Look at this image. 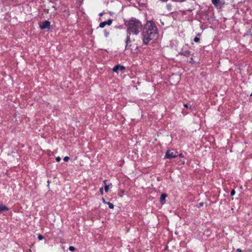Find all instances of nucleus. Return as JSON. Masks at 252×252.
<instances>
[{
  "label": "nucleus",
  "mask_w": 252,
  "mask_h": 252,
  "mask_svg": "<svg viewBox=\"0 0 252 252\" xmlns=\"http://www.w3.org/2000/svg\"><path fill=\"white\" fill-rule=\"evenodd\" d=\"M157 34V28L152 21L147 23L145 31L143 33V40L145 44H147L151 40L155 38Z\"/></svg>",
  "instance_id": "f03ea898"
},
{
  "label": "nucleus",
  "mask_w": 252,
  "mask_h": 252,
  "mask_svg": "<svg viewBox=\"0 0 252 252\" xmlns=\"http://www.w3.org/2000/svg\"><path fill=\"white\" fill-rule=\"evenodd\" d=\"M125 67L123 65H117L115 66L113 68V71L118 73L119 70H124Z\"/></svg>",
  "instance_id": "423d86ee"
},
{
  "label": "nucleus",
  "mask_w": 252,
  "mask_h": 252,
  "mask_svg": "<svg viewBox=\"0 0 252 252\" xmlns=\"http://www.w3.org/2000/svg\"><path fill=\"white\" fill-rule=\"evenodd\" d=\"M69 250L70 251H74L75 250V248L73 246H70L69 247Z\"/></svg>",
  "instance_id": "4468645a"
},
{
  "label": "nucleus",
  "mask_w": 252,
  "mask_h": 252,
  "mask_svg": "<svg viewBox=\"0 0 252 252\" xmlns=\"http://www.w3.org/2000/svg\"><path fill=\"white\" fill-rule=\"evenodd\" d=\"M8 208L5 205L0 203V212L2 211H8Z\"/></svg>",
  "instance_id": "6e6552de"
},
{
  "label": "nucleus",
  "mask_w": 252,
  "mask_h": 252,
  "mask_svg": "<svg viewBox=\"0 0 252 252\" xmlns=\"http://www.w3.org/2000/svg\"><path fill=\"white\" fill-rule=\"evenodd\" d=\"M38 239L39 240H41L43 239V237L41 234H39L38 236Z\"/></svg>",
  "instance_id": "ddd939ff"
},
{
  "label": "nucleus",
  "mask_w": 252,
  "mask_h": 252,
  "mask_svg": "<svg viewBox=\"0 0 252 252\" xmlns=\"http://www.w3.org/2000/svg\"><path fill=\"white\" fill-rule=\"evenodd\" d=\"M182 163H183V164H184V163H185V161H183V162H182Z\"/></svg>",
  "instance_id": "c85d7f7f"
},
{
  "label": "nucleus",
  "mask_w": 252,
  "mask_h": 252,
  "mask_svg": "<svg viewBox=\"0 0 252 252\" xmlns=\"http://www.w3.org/2000/svg\"><path fill=\"white\" fill-rule=\"evenodd\" d=\"M177 156L175 155L173 152L171 151H167L166 153L165 158H175L177 157Z\"/></svg>",
  "instance_id": "39448f33"
},
{
  "label": "nucleus",
  "mask_w": 252,
  "mask_h": 252,
  "mask_svg": "<svg viewBox=\"0 0 252 252\" xmlns=\"http://www.w3.org/2000/svg\"><path fill=\"white\" fill-rule=\"evenodd\" d=\"M107 204L108 205L109 208H110V209L114 208V205L112 203H111L110 202H107Z\"/></svg>",
  "instance_id": "f8f14e48"
},
{
  "label": "nucleus",
  "mask_w": 252,
  "mask_h": 252,
  "mask_svg": "<svg viewBox=\"0 0 252 252\" xmlns=\"http://www.w3.org/2000/svg\"><path fill=\"white\" fill-rule=\"evenodd\" d=\"M102 201L104 203L107 204V203L106 202V201L105 200V199L104 198L102 199Z\"/></svg>",
  "instance_id": "b1692460"
},
{
  "label": "nucleus",
  "mask_w": 252,
  "mask_h": 252,
  "mask_svg": "<svg viewBox=\"0 0 252 252\" xmlns=\"http://www.w3.org/2000/svg\"><path fill=\"white\" fill-rule=\"evenodd\" d=\"M236 251L238 252H242V251H241L240 249H237Z\"/></svg>",
  "instance_id": "412c9836"
},
{
  "label": "nucleus",
  "mask_w": 252,
  "mask_h": 252,
  "mask_svg": "<svg viewBox=\"0 0 252 252\" xmlns=\"http://www.w3.org/2000/svg\"><path fill=\"white\" fill-rule=\"evenodd\" d=\"M204 205V203L203 202L199 203L198 207H202Z\"/></svg>",
  "instance_id": "aec40b11"
},
{
  "label": "nucleus",
  "mask_w": 252,
  "mask_h": 252,
  "mask_svg": "<svg viewBox=\"0 0 252 252\" xmlns=\"http://www.w3.org/2000/svg\"><path fill=\"white\" fill-rule=\"evenodd\" d=\"M166 196H167V195L165 193H163L161 195V196L160 198V201L161 204L164 203Z\"/></svg>",
  "instance_id": "0eeeda50"
},
{
  "label": "nucleus",
  "mask_w": 252,
  "mask_h": 252,
  "mask_svg": "<svg viewBox=\"0 0 252 252\" xmlns=\"http://www.w3.org/2000/svg\"><path fill=\"white\" fill-rule=\"evenodd\" d=\"M100 192H101V193H103V188H101L100 189Z\"/></svg>",
  "instance_id": "5701e85b"
},
{
  "label": "nucleus",
  "mask_w": 252,
  "mask_h": 252,
  "mask_svg": "<svg viewBox=\"0 0 252 252\" xmlns=\"http://www.w3.org/2000/svg\"><path fill=\"white\" fill-rule=\"evenodd\" d=\"M161 0V1H167L168 0Z\"/></svg>",
  "instance_id": "bb28decb"
},
{
  "label": "nucleus",
  "mask_w": 252,
  "mask_h": 252,
  "mask_svg": "<svg viewBox=\"0 0 252 252\" xmlns=\"http://www.w3.org/2000/svg\"><path fill=\"white\" fill-rule=\"evenodd\" d=\"M184 107H186V108H188V104H185L184 105Z\"/></svg>",
  "instance_id": "393cba45"
},
{
  "label": "nucleus",
  "mask_w": 252,
  "mask_h": 252,
  "mask_svg": "<svg viewBox=\"0 0 252 252\" xmlns=\"http://www.w3.org/2000/svg\"><path fill=\"white\" fill-rule=\"evenodd\" d=\"M125 24L127 28V35L126 40V48H127L128 44L130 42V35L131 34L137 35L142 29V25L139 20L135 18H131L126 21Z\"/></svg>",
  "instance_id": "f257e3e1"
},
{
  "label": "nucleus",
  "mask_w": 252,
  "mask_h": 252,
  "mask_svg": "<svg viewBox=\"0 0 252 252\" xmlns=\"http://www.w3.org/2000/svg\"><path fill=\"white\" fill-rule=\"evenodd\" d=\"M99 15L100 16H102L103 15V12L100 13Z\"/></svg>",
  "instance_id": "a878e982"
},
{
  "label": "nucleus",
  "mask_w": 252,
  "mask_h": 252,
  "mask_svg": "<svg viewBox=\"0 0 252 252\" xmlns=\"http://www.w3.org/2000/svg\"><path fill=\"white\" fill-rule=\"evenodd\" d=\"M231 193V195L232 196H233V195H234L235 194V191L234 189H233V190H231V193Z\"/></svg>",
  "instance_id": "6ab92c4d"
},
{
  "label": "nucleus",
  "mask_w": 252,
  "mask_h": 252,
  "mask_svg": "<svg viewBox=\"0 0 252 252\" xmlns=\"http://www.w3.org/2000/svg\"><path fill=\"white\" fill-rule=\"evenodd\" d=\"M106 25V22L105 21L101 22L99 24V27L101 28H104Z\"/></svg>",
  "instance_id": "9d476101"
},
{
  "label": "nucleus",
  "mask_w": 252,
  "mask_h": 252,
  "mask_svg": "<svg viewBox=\"0 0 252 252\" xmlns=\"http://www.w3.org/2000/svg\"><path fill=\"white\" fill-rule=\"evenodd\" d=\"M181 0V1H185V0Z\"/></svg>",
  "instance_id": "7c9ffc66"
},
{
  "label": "nucleus",
  "mask_w": 252,
  "mask_h": 252,
  "mask_svg": "<svg viewBox=\"0 0 252 252\" xmlns=\"http://www.w3.org/2000/svg\"><path fill=\"white\" fill-rule=\"evenodd\" d=\"M179 156L180 157H181V158H183V157H184V156H183V154H180L179 155Z\"/></svg>",
  "instance_id": "4be33fe9"
},
{
  "label": "nucleus",
  "mask_w": 252,
  "mask_h": 252,
  "mask_svg": "<svg viewBox=\"0 0 252 252\" xmlns=\"http://www.w3.org/2000/svg\"><path fill=\"white\" fill-rule=\"evenodd\" d=\"M50 26V23L48 21H45L40 25V28L41 29H49Z\"/></svg>",
  "instance_id": "20e7f679"
},
{
  "label": "nucleus",
  "mask_w": 252,
  "mask_h": 252,
  "mask_svg": "<svg viewBox=\"0 0 252 252\" xmlns=\"http://www.w3.org/2000/svg\"><path fill=\"white\" fill-rule=\"evenodd\" d=\"M106 22V25H108L109 26L111 25L112 23V20L109 19L107 21H105Z\"/></svg>",
  "instance_id": "9b49d317"
},
{
  "label": "nucleus",
  "mask_w": 252,
  "mask_h": 252,
  "mask_svg": "<svg viewBox=\"0 0 252 252\" xmlns=\"http://www.w3.org/2000/svg\"><path fill=\"white\" fill-rule=\"evenodd\" d=\"M250 96H252V93L251 94Z\"/></svg>",
  "instance_id": "2f4dec72"
},
{
  "label": "nucleus",
  "mask_w": 252,
  "mask_h": 252,
  "mask_svg": "<svg viewBox=\"0 0 252 252\" xmlns=\"http://www.w3.org/2000/svg\"><path fill=\"white\" fill-rule=\"evenodd\" d=\"M213 4L217 8H221L225 3L224 0H212Z\"/></svg>",
  "instance_id": "7ed1b4c3"
},
{
  "label": "nucleus",
  "mask_w": 252,
  "mask_h": 252,
  "mask_svg": "<svg viewBox=\"0 0 252 252\" xmlns=\"http://www.w3.org/2000/svg\"><path fill=\"white\" fill-rule=\"evenodd\" d=\"M69 159V158L68 157H65L63 158V160L65 162L68 161Z\"/></svg>",
  "instance_id": "2eb2a0df"
},
{
  "label": "nucleus",
  "mask_w": 252,
  "mask_h": 252,
  "mask_svg": "<svg viewBox=\"0 0 252 252\" xmlns=\"http://www.w3.org/2000/svg\"><path fill=\"white\" fill-rule=\"evenodd\" d=\"M194 42H197L199 41V38L197 37H195L194 38Z\"/></svg>",
  "instance_id": "dca6fc26"
},
{
  "label": "nucleus",
  "mask_w": 252,
  "mask_h": 252,
  "mask_svg": "<svg viewBox=\"0 0 252 252\" xmlns=\"http://www.w3.org/2000/svg\"><path fill=\"white\" fill-rule=\"evenodd\" d=\"M189 54V51H185L184 53H182V54L187 56Z\"/></svg>",
  "instance_id": "f3484780"
},
{
  "label": "nucleus",
  "mask_w": 252,
  "mask_h": 252,
  "mask_svg": "<svg viewBox=\"0 0 252 252\" xmlns=\"http://www.w3.org/2000/svg\"><path fill=\"white\" fill-rule=\"evenodd\" d=\"M173 77V76H171L170 78V80H171V79H172V78Z\"/></svg>",
  "instance_id": "cd10ccee"
},
{
  "label": "nucleus",
  "mask_w": 252,
  "mask_h": 252,
  "mask_svg": "<svg viewBox=\"0 0 252 252\" xmlns=\"http://www.w3.org/2000/svg\"><path fill=\"white\" fill-rule=\"evenodd\" d=\"M106 182V180L104 181V183L105 184Z\"/></svg>",
  "instance_id": "c756f323"
},
{
  "label": "nucleus",
  "mask_w": 252,
  "mask_h": 252,
  "mask_svg": "<svg viewBox=\"0 0 252 252\" xmlns=\"http://www.w3.org/2000/svg\"><path fill=\"white\" fill-rule=\"evenodd\" d=\"M56 159L57 162H60L61 160V158L60 157H58L56 158Z\"/></svg>",
  "instance_id": "a211bd4d"
},
{
  "label": "nucleus",
  "mask_w": 252,
  "mask_h": 252,
  "mask_svg": "<svg viewBox=\"0 0 252 252\" xmlns=\"http://www.w3.org/2000/svg\"><path fill=\"white\" fill-rule=\"evenodd\" d=\"M110 187H112V185L111 184L109 185H105V187H104V189L106 192H107L108 191Z\"/></svg>",
  "instance_id": "1a4fd4ad"
}]
</instances>
